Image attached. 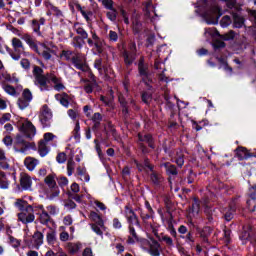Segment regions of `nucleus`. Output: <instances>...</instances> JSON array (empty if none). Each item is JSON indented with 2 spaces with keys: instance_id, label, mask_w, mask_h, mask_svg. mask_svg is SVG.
Returning a JSON list of instances; mask_svg holds the SVG:
<instances>
[{
  "instance_id": "obj_1",
  "label": "nucleus",
  "mask_w": 256,
  "mask_h": 256,
  "mask_svg": "<svg viewBox=\"0 0 256 256\" xmlns=\"http://www.w3.org/2000/svg\"><path fill=\"white\" fill-rule=\"evenodd\" d=\"M33 76H34V83L41 89V91H48L49 90V81H52L54 83V89L55 91H63L65 89V85L61 83V79L57 78L55 74H49L46 75L43 74V68L39 66L33 67Z\"/></svg>"
},
{
  "instance_id": "obj_2",
  "label": "nucleus",
  "mask_w": 256,
  "mask_h": 256,
  "mask_svg": "<svg viewBox=\"0 0 256 256\" xmlns=\"http://www.w3.org/2000/svg\"><path fill=\"white\" fill-rule=\"evenodd\" d=\"M21 39L29 45L36 53L40 55L45 61H51L53 55H57V46L53 44L39 43L31 37L29 34H22Z\"/></svg>"
},
{
  "instance_id": "obj_3",
  "label": "nucleus",
  "mask_w": 256,
  "mask_h": 256,
  "mask_svg": "<svg viewBox=\"0 0 256 256\" xmlns=\"http://www.w3.org/2000/svg\"><path fill=\"white\" fill-rule=\"evenodd\" d=\"M221 15H223V13H221V8H219L217 4H213L203 13V18L205 19L206 23H208V25H217Z\"/></svg>"
},
{
  "instance_id": "obj_4",
  "label": "nucleus",
  "mask_w": 256,
  "mask_h": 256,
  "mask_svg": "<svg viewBox=\"0 0 256 256\" xmlns=\"http://www.w3.org/2000/svg\"><path fill=\"white\" fill-rule=\"evenodd\" d=\"M39 121L42 127H51V121H53V112L46 104L40 109Z\"/></svg>"
},
{
  "instance_id": "obj_5",
  "label": "nucleus",
  "mask_w": 256,
  "mask_h": 256,
  "mask_svg": "<svg viewBox=\"0 0 256 256\" xmlns=\"http://www.w3.org/2000/svg\"><path fill=\"white\" fill-rule=\"evenodd\" d=\"M11 43L14 52L10 53V56L14 61H19L21 59V53H25V45L23 41L17 37L12 38Z\"/></svg>"
},
{
  "instance_id": "obj_6",
  "label": "nucleus",
  "mask_w": 256,
  "mask_h": 256,
  "mask_svg": "<svg viewBox=\"0 0 256 256\" xmlns=\"http://www.w3.org/2000/svg\"><path fill=\"white\" fill-rule=\"evenodd\" d=\"M18 221L27 225V223H33L35 221V214L33 212V206H27V209L18 213Z\"/></svg>"
},
{
  "instance_id": "obj_7",
  "label": "nucleus",
  "mask_w": 256,
  "mask_h": 256,
  "mask_svg": "<svg viewBox=\"0 0 256 256\" xmlns=\"http://www.w3.org/2000/svg\"><path fill=\"white\" fill-rule=\"evenodd\" d=\"M31 101H33V93L29 88H26L22 92V97L18 99L17 105L19 109H27Z\"/></svg>"
},
{
  "instance_id": "obj_8",
  "label": "nucleus",
  "mask_w": 256,
  "mask_h": 256,
  "mask_svg": "<svg viewBox=\"0 0 256 256\" xmlns=\"http://www.w3.org/2000/svg\"><path fill=\"white\" fill-rule=\"evenodd\" d=\"M14 147L18 153H25L31 149V143L27 142L21 135H17L14 140Z\"/></svg>"
},
{
  "instance_id": "obj_9",
  "label": "nucleus",
  "mask_w": 256,
  "mask_h": 256,
  "mask_svg": "<svg viewBox=\"0 0 256 256\" xmlns=\"http://www.w3.org/2000/svg\"><path fill=\"white\" fill-rule=\"evenodd\" d=\"M20 129L28 139H33L37 135V128H35V125L31 121H24Z\"/></svg>"
},
{
  "instance_id": "obj_10",
  "label": "nucleus",
  "mask_w": 256,
  "mask_h": 256,
  "mask_svg": "<svg viewBox=\"0 0 256 256\" xmlns=\"http://www.w3.org/2000/svg\"><path fill=\"white\" fill-rule=\"evenodd\" d=\"M72 63L76 69H79L80 71L87 72L89 71V66H87V63L85 62V58L83 56L77 54L72 57Z\"/></svg>"
},
{
  "instance_id": "obj_11",
  "label": "nucleus",
  "mask_w": 256,
  "mask_h": 256,
  "mask_svg": "<svg viewBox=\"0 0 256 256\" xmlns=\"http://www.w3.org/2000/svg\"><path fill=\"white\" fill-rule=\"evenodd\" d=\"M149 68L147 65H145L143 59H140V62L138 64V71L140 73V76L142 77V80L146 85H149V82H151V76H149Z\"/></svg>"
},
{
  "instance_id": "obj_12",
  "label": "nucleus",
  "mask_w": 256,
  "mask_h": 256,
  "mask_svg": "<svg viewBox=\"0 0 256 256\" xmlns=\"http://www.w3.org/2000/svg\"><path fill=\"white\" fill-rule=\"evenodd\" d=\"M20 185L22 189H25V191H29L31 189V185H33V180H31V176L27 173H23L20 176Z\"/></svg>"
},
{
  "instance_id": "obj_13",
  "label": "nucleus",
  "mask_w": 256,
  "mask_h": 256,
  "mask_svg": "<svg viewBox=\"0 0 256 256\" xmlns=\"http://www.w3.org/2000/svg\"><path fill=\"white\" fill-rule=\"evenodd\" d=\"M92 39L94 41V47L96 48L97 53H103L105 47V41H103L97 34L92 33Z\"/></svg>"
},
{
  "instance_id": "obj_14",
  "label": "nucleus",
  "mask_w": 256,
  "mask_h": 256,
  "mask_svg": "<svg viewBox=\"0 0 256 256\" xmlns=\"http://www.w3.org/2000/svg\"><path fill=\"white\" fill-rule=\"evenodd\" d=\"M249 195L252 200L247 201V205L250 211H255V199H256V185L249 189Z\"/></svg>"
},
{
  "instance_id": "obj_15",
  "label": "nucleus",
  "mask_w": 256,
  "mask_h": 256,
  "mask_svg": "<svg viewBox=\"0 0 256 256\" xmlns=\"http://www.w3.org/2000/svg\"><path fill=\"white\" fill-rule=\"evenodd\" d=\"M152 242L149 244V250L148 253H150L152 256H161V252H159V249L161 245L156 240H151Z\"/></svg>"
},
{
  "instance_id": "obj_16",
  "label": "nucleus",
  "mask_w": 256,
  "mask_h": 256,
  "mask_svg": "<svg viewBox=\"0 0 256 256\" xmlns=\"http://www.w3.org/2000/svg\"><path fill=\"white\" fill-rule=\"evenodd\" d=\"M24 165L28 171H35V167L39 165V160L33 157H26L24 160Z\"/></svg>"
},
{
  "instance_id": "obj_17",
  "label": "nucleus",
  "mask_w": 256,
  "mask_h": 256,
  "mask_svg": "<svg viewBox=\"0 0 256 256\" xmlns=\"http://www.w3.org/2000/svg\"><path fill=\"white\" fill-rule=\"evenodd\" d=\"M46 239L48 245H56L57 243V231L54 229L49 228L46 233Z\"/></svg>"
},
{
  "instance_id": "obj_18",
  "label": "nucleus",
  "mask_w": 256,
  "mask_h": 256,
  "mask_svg": "<svg viewBox=\"0 0 256 256\" xmlns=\"http://www.w3.org/2000/svg\"><path fill=\"white\" fill-rule=\"evenodd\" d=\"M94 67L99 73H107V64L103 61V58H97L94 61Z\"/></svg>"
},
{
  "instance_id": "obj_19",
  "label": "nucleus",
  "mask_w": 256,
  "mask_h": 256,
  "mask_svg": "<svg viewBox=\"0 0 256 256\" xmlns=\"http://www.w3.org/2000/svg\"><path fill=\"white\" fill-rule=\"evenodd\" d=\"M200 211H201V204L199 200H194L192 204V208L189 211V217H198Z\"/></svg>"
},
{
  "instance_id": "obj_20",
  "label": "nucleus",
  "mask_w": 256,
  "mask_h": 256,
  "mask_svg": "<svg viewBox=\"0 0 256 256\" xmlns=\"http://www.w3.org/2000/svg\"><path fill=\"white\" fill-rule=\"evenodd\" d=\"M89 219L92 221V224L100 225V227H104L105 221H103V218L97 212H90Z\"/></svg>"
},
{
  "instance_id": "obj_21",
  "label": "nucleus",
  "mask_w": 256,
  "mask_h": 256,
  "mask_svg": "<svg viewBox=\"0 0 256 256\" xmlns=\"http://www.w3.org/2000/svg\"><path fill=\"white\" fill-rule=\"evenodd\" d=\"M56 101H59L63 107H69V96L67 93H60L55 95Z\"/></svg>"
},
{
  "instance_id": "obj_22",
  "label": "nucleus",
  "mask_w": 256,
  "mask_h": 256,
  "mask_svg": "<svg viewBox=\"0 0 256 256\" xmlns=\"http://www.w3.org/2000/svg\"><path fill=\"white\" fill-rule=\"evenodd\" d=\"M38 153L41 157H45L49 153V147H47V143H45V140L39 141Z\"/></svg>"
},
{
  "instance_id": "obj_23",
  "label": "nucleus",
  "mask_w": 256,
  "mask_h": 256,
  "mask_svg": "<svg viewBox=\"0 0 256 256\" xmlns=\"http://www.w3.org/2000/svg\"><path fill=\"white\" fill-rule=\"evenodd\" d=\"M223 213L224 219H226V221H231L235 215V205H231L229 208H224Z\"/></svg>"
},
{
  "instance_id": "obj_24",
  "label": "nucleus",
  "mask_w": 256,
  "mask_h": 256,
  "mask_svg": "<svg viewBox=\"0 0 256 256\" xmlns=\"http://www.w3.org/2000/svg\"><path fill=\"white\" fill-rule=\"evenodd\" d=\"M236 155L240 160L249 159V157H251V154L249 153V151H247V149L243 147H239L236 150Z\"/></svg>"
},
{
  "instance_id": "obj_25",
  "label": "nucleus",
  "mask_w": 256,
  "mask_h": 256,
  "mask_svg": "<svg viewBox=\"0 0 256 256\" xmlns=\"http://www.w3.org/2000/svg\"><path fill=\"white\" fill-rule=\"evenodd\" d=\"M0 167L1 169H9V162L5 156V150L0 148Z\"/></svg>"
},
{
  "instance_id": "obj_26",
  "label": "nucleus",
  "mask_w": 256,
  "mask_h": 256,
  "mask_svg": "<svg viewBox=\"0 0 256 256\" xmlns=\"http://www.w3.org/2000/svg\"><path fill=\"white\" fill-rule=\"evenodd\" d=\"M92 121L94 123L93 129H97L98 127H101V122L103 121V115L101 113L97 112L94 113L92 116Z\"/></svg>"
},
{
  "instance_id": "obj_27",
  "label": "nucleus",
  "mask_w": 256,
  "mask_h": 256,
  "mask_svg": "<svg viewBox=\"0 0 256 256\" xmlns=\"http://www.w3.org/2000/svg\"><path fill=\"white\" fill-rule=\"evenodd\" d=\"M90 227H91L92 231L94 233H96V235H98L99 237H103V231H105V229H106L105 224H104V227L97 223L90 224Z\"/></svg>"
},
{
  "instance_id": "obj_28",
  "label": "nucleus",
  "mask_w": 256,
  "mask_h": 256,
  "mask_svg": "<svg viewBox=\"0 0 256 256\" xmlns=\"http://www.w3.org/2000/svg\"><path fill=\"white\" fill-rule=\"evenodd\" d=\"M123 56H124V63L126 65H131L135 61V54L127 50L124 51Z\"/></svg>"
},
{
  "instance_id": "obj_29",
  "label": "nucleus",
  "mask_w": 256,
  "mask_h": 256,
  "mask_svg": "<svg viewBox=\"0 0 256 256\" xmlns=\"http://www.w3.org/2000/svg\"><path fill=\"white\" fill-rule=\"evenodd\" d=\"M44 181L50 189H55V187H57V182H55V175L53 174H49Z\"/></svg>"
},
{
  "instance_id": "obj_30",
  "label": "nucleus",
  "mask_w": 256,
  "mask_h": 256,
  "mask_svg": "<svg viewBox=\"0 0 256 256\" xmlns=\"http://www.w3.org/2000/svg\"><path fill=\"white\" fill-rule=\"evenodd\" d=\"M0 189H9V180L3 171H0Z\"/></svg>"
},
{
  "instance_id": "obj_31",
  "label": "nucleus",
  "mask_w": 256,
  "mask_h": 256,
  "mask_svg": "<svg viewBox=\"0 0 256 256\" xmlns=\"http://www.w3.org/2000/svg\"><path fill=\"white\" fill-rule=\"evenodd\" d=\"M134 224H130L129 225V233L131 236L128 237V243H135V241H137L139 239V237L137 236V232H135V227H133Z\"/></svg>"
},
{
  "instance_id": "obj_32",
  "label": "nucleus",
  "mask_w": 256,
  "mask_h": 256,
  "mask_svg": "<svg viewBox=\"0 0 256 256\" xmlns=\"http://www.w3.org/2000/svg\"><path fill=\"white\" fill-rule=\"evenodd\" d=\"M138 139L139 141H144L145 143H148L149 147H151L153 149V137L150 134H146V135H138Z\"/></svg>"
},
{
  "instance_id": "obj_33",
  "label": "nucleus",
  "mask_w": 256,
  "mask_h": 256,
  "mask_svg": "<svg viewBox=\"0 0 256 256\" xmlns=\"http://www.w3.org/2000/svg\"><path fill=\"white\" fill-rule=\"evenodd\" d=\"M233 19H234V27H236L237 29H241V27H243V23H245V20L243 19V17L239 16L238 14H234Z\"/></svg>"
},
{
  "instance_id": "obj_34",
  "label": "nucleus",
  "mask_w": 256,
  "mask_h": 256,
  "mask_svg": "<svg viewBox=\"0 0 256 256\" xmlns=\"http://www.w3.org/2000/svg\"><path fill=\"white\" fill-rule=\"evenodd\" d=\"M15 206L18 207V209L20 211H25V209H27V207H31V205H29L27 203V201L25 200H21V199H18L16 202H15Z\"/></svg>"
},
{
  "instance_id": "obj_35",
  "label": "nucleus",
  "mask_w": 256,
  "mask_h": 256,
  "mask_svg": "<svg viewBox=\"0 0 256 256\" xmlns=\"http://www.w3.org/2000/svg\"><path fill=\"white\" fill-rule=\"evenodd\" d=\"M164 167H165L166 173H168V175H177V168L175 167V165H173L171 163H165Z\"/></svg>"
},
{
  "instance_id": "obj_36",
  "label": "nucleus",
  "mask_w": 256,
  "mask_h": 256,
  "mask_svg": "<svg viewBox=\"0 0 256 256\" xmlns=\"http://www.w3.org/2000/svg\"><path fill=\"white\" fill-rule=\"evenodd\" d=\"M49 221H51V216H49L47 211L42 210V213L40 214V223H42V225H47Z\"/></svg>"
},
{
  "instance_id": "obj_37",
  "label": "nucleus",
  "mask_w": 256,
  "mask_h": 256,
  "mask_svg": "<svg viewBox=\"0 0 256 256\" xmlns=\"http://www.w3.org/2000/svg\"><path fill=\"white\" fill-rule=\"evenodd\" d=\"M126 219L129 225H136V227H139V218L135 213L132 214L131 216H128Z\"/></svg>"
},
{
  "instance_id": "obj_38",
  "label": "nucleus",
  "mask_w": 256,
  "mask_h": 256,
  "mask_svg": "<svg viewBox=\"0 0 256 256\" xmlns=\"http://www.w3.org/2000/svg\"><path fill=\"white\" fill-rule=\"evenodd\" d=\"M33 239H34L36 245H38V246L43 245V233H41V232L34 233Z\"/></svg>"
},
{
  "instance_id": "obj_39",
  "label": "nucleus",
  "mask_w": 256,
  "mask_h": 256,
  "mask_svg": "<svg viewBox=\"0 0 256 256\" xmlns=\"http://www.w3.org/2000/svg\"><path fill=\"white\" fill-rule=\"evenodd\" d=\"M8 243L14 247V249H17V247H20L21 241H19L17 238L13 236L8 237Z\"/></svg>"
},
{
  "instance_id": "obj_40",
  "label": "nucleus",
  "mask_w": 256,
  "mask_h": 256,
  "mask_svg": "<svg viewBox=\"0 0 256 256\" xmlns=\"http://www.w3.org/2000/svg\"><path fill=\"white\" fill-rule=\"evenodd\" d=\"M73 171H75V161H73V159H70L68 160V163H67V173L69 177L73 175Z\"/></svg>"
},
{
  "instance_id": "obj_41",
  "label": "nucleus",
  "mask_w": 256,
  "mask_h": 256,
  "mask_svg": "<svg viewBox=\"0 0 256 256\" xmlns=\"http://www.w3.org/2000/svg\"><path fill=\"white\" fill-rule=\"evenodd\" d=\"M151 181H153V183L155 185H159V183H161V181H163V177L160 174L153 172L151 174Z\"/></svg>"
},
{
  "instance_id": "obj_42",
  "label": "nucleus",
  "mask_w": 256,
  "mask_h": 256,
  "mask_svg": "<svg viewBox=\"0 0 256 256\" xmlns=\"http://www.w3.org/2000/svg\"><path fill=\"white\" fill-rule=\"evenodd\" d=\"M54 139H57V136H55L51 132H47L44 134L42 141H44L45 143H49L50 141H53Z\"/></svg>"
},
{
  "instance_id": "obj_43",
  "label": "nucleus",
  "mask_w": 256,
  "mask_h": 256,
  "mask_svg": "<svg viewBox=\"0 0 256 256\" xmlns=\"http://www.w3.org/2000/svg\"><path fill=\"white\" fill-rule=\"evenodd\" d=\"M3 89H4L5 93H7L8 95H17V91L11 85H4Z\"/></svg>"
},
{
  "instance_id": "obj_44",
  "label": "nucleus",
  "mask_w": 256,
  "mask_h": 256,
  "mask_svg": "<svg viewBox=\"0 0 256 256\" xmlns=\"http://www.w3.org/2000/svg\"><path fill=\"white\" fill-rule=\"evenodd\" d=\"M61 57H64L66 61H73V52L69 50H63L61 53Z\"/></svg>"
},
{
  "instance_id": "obj_45",
  "label": "nucleus",
  "mask_w": 256,
  "mask_h": 256,
  "mask_svg": "<svg viewBox=\"0 0 256 256\" xmlns=\"http://www.w3.org/2000/svg\"><path fill=\"white\" fill-rule=\"evenodd\" d=\"M107 17L108 19H110V21H116L117 20V10L115 9H110L108 12H107Z\"/></svg>"
},
{
  "instance_id": "obj_46",
  "label": "nucleus",
  "mask_w": 256,
  "mask_h": 256,
  "mask_svg": "<svg viewBox=\"0 0 256 256\" xmlns=\"http://www.w3.org/2000/svg\"><path fill=\"white\" fill-rule=\"evenodd\" d=\"M221 27H229L231 25V17L224 16L220 21Z\"/></svg>"
},
{
  "instance_id": "obj_47",
  "label": "nucleus",
  "mask_w": 256,
  "mask_h": 256,
  "mask_svg": "<svg viewBox=\"0 0 256 256\" xmlns=\"http://www.w3.org/2000/svg\"><path fill=\"white\" fill-rule=\"evenodd\" d=\"M50 13L51 15H55V17L61 18L63 17V13L61 12V10L57 9V7L52 6L50 8Z\"/></svg>"
},
{
  "instance_id": "obj_48",
  "label": "nucleus",
  "mask_w": 256,
  "mask_h": 256,
  "mask_svg": "<svg viewBox=\"0 0 256 256\" xmlns=\"http://www.w3.org/2000/svg\"><path fill=\"white\" fill-rule=\"evenodd\" d=\"M80 13L86 19V21H91V17L93 16V12L91 11H85L83 8H80Z\"/></svg>"
},
{
  "instance_id": "obj_49",
  "label": "nucleus",
  "mask_w": 256,
  "mask_h": 256,
  "mask_svg": "<svg viewBox=\"0 0 256 256\" xmlns=\"http://www.w3.org/2000/svg\"><path fill=\"white\" fill-rule=\"evenodd\" d=\"M222 39H224V41H231V39H235V31L231 30L228 33L222 35Z\"/></svg>"
},
{
  "instance_id": "obj_50",
  "label": "nucleus",
  "mask_w": 256,
  "mask_h": 256,
  "mask_svg": "<svg viewBox=\"0 0 256 256\" xmlns=\"http://www.w3.org/2000/svg\"><path fill=\"white\" fill-rule=\"evenodd\" d=\"M84 83V91H86L87 93H93V83L87 80H84Z\"/></svg>"
},
{
  "instance_id": "obj_51",
  "label": "nucleus",
  "mask_w": 256,
  "mask_h": 256,
  "mask_svg": "<svg viewBox=\"0 0 256 256\" xmlns=\"http://www.w3.org/2000/svg\"><path fill=\"white\" fill-rule=\"evenodd\" d=\"M109 40L110 41H114L117 42V40L119 39V34H117V32L110 30L109 34H108Z\"/></svg>"
},
{
  "instance_id": "obj_52",
  "label": "nucleus",
  "mask_w": 256,
  "mask_h": 256,
  "mask_svg": "<svg viewBox=\"0 0 256 256\" xmlns=\"http://www.w3.org/2000/svg\"><path fill=\"white\" fill-rule=\"evenodd\" d=\"M56 160L58 163H65L67 161V154L64 152H61L57 155Z\"/></svg>"
},
{
  "instance_id": "obj_53",
  "label": "nucleus",
  "mask_w": 256,
  "mask_h": 256,
  "mask_svg": "<svg viewBox=\"0 0 256 256\" xmlns=\"http://www.w3.org/2000/svg\"><path fill=\"white\" fill-rule=\"evenodd\" d=\"M134 214H135V212L133 211V208H132V207H130V206H125V208H124V215H125L126 219H127L128 217H131V215H134Z\"/></svg>"
},
{
  "instance_id": "obj_54",
  "label": "nucleus",
  "mask_w": 256,
  "mask_h": 256,
  "mask_svg": "<svg viewBox=\"0 0 256 256\" xmlns=\"http://www.w3.org/2000/svg\"><path fill=\"white\" fill-rule=\"evenodd\" d=\"M112 226L114 229H121L123 227V224L121 223V220H119V218H114L112 221Z\"/></svg>"
},
{
  "instance_id": "obj_55",
  "label": "nucleus",
  "mask_w": 256,
  "mask_h": 256,
  "mask_svg": "<svg viewBox=\"0 0 256 256\" xmlns=\"http://www.w3.org/2000/svg\"><path fill=\"white\" fill-rule=\"evenodd\" d=\"M176 163L179 167H183L185 163V160L183 159V154L181 152L177 154Z\"/></svg>"
},
{
  "instance_id": "obj_56",
  "label": "nucleus",
  "mask_w": 256,
  "mask_h": 256,
  "mask_svg": "<svg viewBox=\"0 0 256 256\" xmlns=\"http://www.w3.org/2000/svg\"><path fill=\"white\" fill-rule=\"evenodd\" d=\"M58 184L61 187H65L66 185H69V180L65 176H60L59 179H58Z\"/></svg>"
},
{
  "instance_id": "obj_57",
  "label": "nucleus",
  "mask_w": 256,
  "mask_h": 256,
  "mask_svg": "<svg viewBox=\"0 0 256 256\" xmlns=\"http://www.w3.org/2000/svg\"><path fill=\"white\" fill-rule=\"evenodd\" d=\"M47 211L51 215H57V213H59V208L56 206L50 205V206H47Z\"/></svg>"
},
{
  "instance_id": "obj_58",
  "label": "nucleus",
  "mask_w": 256,
  "mask_h": 256,
  "mask_svg": "<svg viewBox=\"0 0 256 256\" xmlns=\"http://www.w3.org/2000/svg\"><path fill=\"white\" fill-rule=\"evenodd\" d=\"M64 206L66 207V209H75V207H77V204H75L73 200H66L64 201Z\"/></svg>"
},
{
  "instance_id": "obj_59",
  "label": "nucleus",
  "mask_w": 256,
  "mask_h": 256,
  "mask_svg": "<svg viewBox=\"0 0 256 256\" xmlns=\"http://www.w3.org/2000/svg\"><path fill=\"white\" fill-rule=\"evenodd\" d=\"M2 141L6 147H11L13 145V138L11 136H5Z\"/></svg>"
},
{
  "instance_id": "obj_60",
  "label": "nucleus",
  "mask_w": 256,
  "mask_h": 256,
  "mask_svg": "<svg viewBox=\"0 0 256 256\" xmlns=\"http://www.w3.org/2000/svg\"><path fill=\"white\" fill-rule=\"evenodd\" d=\"M118 99H119V102L121 103V105L124 107L123 110H122V112H123L124 114L129 113V111L127 110V105H126V103H125V98H124L122 95H120V96L118 97Z\"/></svg>"
},
{
  "instance_id": "obj_61",
  "label": "nucleus",
  "mask_w": 256,
  "mask_h": 256,
  "mask_svg": "<svg viewBox=\"0 0 256 256\" xmlns=\"http://www.w3.org/2000/svg\"><path fill=\"white\" fill-rule=\"evenodd\" d=\"M68 250L70 251V253H77V251H79V245L77 244H73V243H70L68 244Z\"/></svg>"
},
{
  "instance_id": "obj_62",
  "label": "nucleus",
  "mask_w": 256,
  "mask_h": 256,
  "mask_svg": "<svg viewBox=\"0 0 256 256\" xmlns=\"http://www.w3.org/2000/svg\"><path fill=\"white\" fill-rule=\"evenodd\" d=\"M76 32L78 33V35H81L82 39H87V37H89L87 32L81 27L76 28Z\"/></svg>"
},
{
  "instance_id": "obj_63",
  "label": "nucleus",
  "mask_w": 256,
  "mask_h": 256,
  "mask_svg": "<svg viewBox=\"0 0 256 256\" xmlns=\"http://www.w3.org/2000/svg\"><path fill=\"white\" fill-rule=\"evenodd\" d=\"M102 4L104 5V7H106V9H113V0H103Z\"/></svg>"
},
{
  "instance_id": "obj_64",
  "label": "nucleus",
  "mask_w": 256,
  "mask_h": 256,
  "mask_svg": "<svg viewBox=\"0 0 256 256\" xmlns=\"http://www.w3.org/2000/svg\"><path fill=\"white\" fill-rule=\"evenodd\" d=\"M142 101L146 104H149V101H151V94L144 92L142 94Z\"/></svg>"
}]
</instances>
